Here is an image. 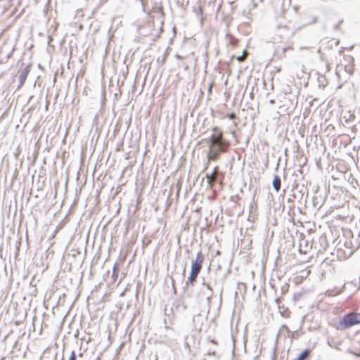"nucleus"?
<instances>
[{"instance_id":"nucleus-40","label":"nucleus","mask_w":360,"mask_h":360,"mask_svg":"<svg viewBox=\"0 0 360 360\" xmlns=\"http://www.w3.org/2000/svg\"><path fill=\"white\" fill-rule=\"evenodd\" d=\"M292 199H290V198H288V202H292Z\"/></svg>"},{"instance_id":"nucleus-8","label":"nucleus","mask_w":360,"mask_h":360,"mask_svg":"<svg viewBox=\"0 0 360 360\" xmlns=\"http://www.w3.org/2000/svg\"><path fill=\"white\" fill-rule=\"evenodd\" d=\"M311 350L309 349H305L300 353L295 360H306L309 356Z\"/></svg>"},{"instance_id":"nucleus-21","label":"nucleus","mask_w":360,"mask_h":360,"mask_svg":"<svg viewBox=\"0 0 360 360\" xmlns=\"http://www.w3.org/2000/svg\"><path fill=\"white\" fill-rule=\"evenodd\" d=\"M289 49H291V47H290V46H286V47H283V48H281L282 55H283V56H285V52H286L288 50H289Z\"/></svg>"},{"instance_id":"nucleus-7","label":"nucleus","mask_w":360,"mask_h":360,"mask_svg":"<svg viewBox=\"0 0 360 360\" xmlns=\"http://www.w3.org/2000/svg\"><path fill=\"white\" fill-rule=\"evenodd\" d=\"M272 186L276 192H278L281 190V179L278 175H275L274 176V179L272 181Z\"/></svg>"},{"instance_id":"nucleus-28","label":"nucleus","mask_w":360,"mask_h":360,"mask_svg":"<svg viewBox=\"0 0 360 360\" xmlns=\"http://www.w3.org/2000/svg\"><path fill=\"white\" fill-rule=\"evenodd\" d=\"M212 131H213L214 132L217 133V132H218L219 129H218V127H214V128L212 129Z\"/></svg>"},{"instance_id":"nucleus-25","label":"nucleus","mask_w":360,"mask_h":360,"mask_svg":"<svg viewBox=\"0 0 360 360\" xmlns=\"http://www.w3.org/2000/svg\"><path fill=\"white\" fill-rule=\"evenodd\" d=\"M280 161H281V158H278V160H277L276 166L275 167V170H276V171L278 169V167H279V165H280Z\"/></svg>"},{"instance_id":"nucleus-11","label":"nucleus","mask_w":360,"mask_h":360,"mask_svg":"<svg viewBox=\"0 0 360 360\" xmlns=\"http://www.w3.org/2000/svg\"><path fill=\"white\" fill-rule=\"evenodd\" d=\"M278 309H279V313L281 316H283L284 318H287L289 316V314L290 312L289 309L287 307H285L284 305H278Z\"/></svg>"},{"instance_id":"nucleus-6","label":"nucleus","mask_w":360,"mask_h":360,"mask_svg":"<svg viewBox=\"0 0 360 360\" xmlns=\"http://www.w3.org/2000/svg\"><path fill=\"white\" fill-rule=\"evenodd\" d=\"M200 272L191 270L189 276L186 281L185 286L184 287V290L185 291L189 285L193 286L196 283L197 278Z\"/></svg>"},{"instance_id":"nucleus-42","label":"nucleus","mask_w":360,"mask_h":360,"mask_svg":"<svg viewBox=\"0 0 360 360\" xmlns=\"http://www.w3.org/2000/svg\"><path fill=\"white\" fill-rule=\"evenodd\" d=\"M185 345L187 347H189V345L188 343L186 342Z\"/></svg>"},{"instance_id":"nucleus-43","label":"nucleus","mask_w":360,"mask_h":360,"mask_svg":"<svg viewBox=\"0 0 360 360\" xmlns=\"http://www.w3.org/2000/svg\"><path fill=\"white\" fill-rule=\"evenodd\" d=\"M265 166H266V167L268 166V160L266 161Z\"/></svg>"},{"instance_id":"nucleus-22","label":"nucleus","mask_w":360,"mask_h":360,"mask_svg":"<svg viewBox=\"0 0 360 360\" xmlns=\"http://www.w3.org/2000/svg\"><path fill=\"white\" fill-rule=\"evenodd\" d=\"M345 70H346L348 73H349V74H352V72H353V68H351V67H349V68H347V67H345Z\"/></svg>"},{"instance_id":"nucleus-39","label":"nucleus","mask_w":360,"mask_h":360,"mask_svg":"<svg viewBox=\"0 0 360 360\" xmlns=\"http://www.w3.org/2000/svg\"><path fill=\"white\" fill-rule=\"evenodd\" d=\"M159 37H160V34H158V35L155 37V39H154V41H155V40H156V39H158Z\"/></svg>"},{"instance_id":"nucleus-23","label":"nucleus","mask_w":360,"mask_h":360,"mask_svg":"<svg viewBox=\"0 0 360 360\" xmlns=\"http://www.w3.org/2000/svg\"><path fill=\"white\" fill-rule=\"evenodd\" d=\"M275 302L276 303V304L278 306V305H281V297H277L275 299Z\"/></svg>"},{"instance_id":"nucleus-30","label":"nucleus","mask_w":360,"mask_h":360,"mask_svg":"<svg viewBox=\"0 0 360 360\" xmlns=\"http://www.w3.org/2000/svg\"><path fill=\"white\" fill-rule=\"evenodd\" d=\"M231 134L233 135V137H236V132L235 131H231Z\"/></svg>"},{"instance_id":"nucleus-14","label":"nucleus","mask_w":360,"mask_h":360,"mask_svg":"<svg viewBox=\"0 0 360 360\" xmlns=\"http://www.w3.org/2000/svg\"><path fill=\"white\" fill-rule=\"evenodd\" d=\"M233 21V18L230 15H226L223 18V22L225 24L226 27L228 28Z\"/></svg>"},{"instance_id":"nucleus-4","label":"nucleus","mask_w":360,"mask_h":360,"mask_svg":"<svg viewBox=\"0 0 360 360\" xmlns=\"http://www.w3.org/2000/svg\"><path fill=\"white\" fill-rule=\"evenodd\" d=\"M204 259V255L202 251H199L196 255L195 259L192 261L191 270L200 272Z\"/></svg>"},{"instance_id":"nucleus-32","label":"nucleus","mask_w":360,"mask_h":360,"mask_svg":"<svg viewBox=\"0 0 360 360\" xmlns=\"http://www.w3.org/2000/svg\"><path fill=\"white\" fill-rule=\"evenodd\" d=\"M138 295H139V291L136 289V291H135V295H136V298L138 297Z\"/></svg>"},{"instance_id":"nucleus-24","label":"nucleus","mask_w":360,"mask_h":360,"mask_svg":"<svg viewBox=\"0 0 360 360\" xmlns=\"http://www.w3.org/2000/svg\"><path fill=\"white\" fill-rule=\"evenodd\" d=\"M276 345H275V347L274 348V356H272V360L276 359Z\"/></svg>"},{"instance_id":"nucleus-31","label":"nucleus","mask_w":360,"mask_h":360,"mask_svg":"<svg viewBox=\"0 0 360 360\" xmlns=\"http://www.w3.org/2000/svg\"><path fill=\"white\" fill-rule=\"evenodd\" d=\"M210 342H211L212 344H214V345H217V341H215L214 340H210Z\"/></svg>"},{"instance_id":"nucleus-27","label":"nucleus","mask_w":360,"mask_h":360,"mask_svg":"<svg viewBox=\"0 0 360 360\" xmlns=\"http://www.w3.org/2000/svg\"><path fill=\"white\" fill-rule=\"evenodd\" d=\"M237 60L240 62H241L243 60V56H238L237 58Z\"/></svg>"},{"instance_id":"nucleus-46","label":"nucleus","mask_w":360,"mask_h":360,"mask_svg":"<svg viewBox=\"0 0 360 360\" xmlns=\"http://www.w3.org/2000/svg\"><path fill=\"white\" fill-rule=\"evenodd\" d=\"M82 355H83V354H82V353H80V354H79V356H82Z\"/></svg>"},{"instance_id":"nucleus-3","label":"nucleus","mask_w":360,"mask_h":360,"mask_svg":"<svg viewBox=\"0 0 360 360\" xmlns=\"http://www.w3.org/2000/svg\"><path fill=\"white\" fill-rule=\"evenodd\" d=\"M187 309L184 297L176 299L172 305V310L176 313H184Z\"/></svg>"},{"instance_id":"nucleus-9","label":"nucleus","mask_w":360,"mask_h":360,"mask_svg":"<svg viewBox=\"0 0 360 360\" xmlns=\"http://www.w3.org/2000/svg\"><path fill=\"white\" fill-rule=\"evenodd\" d=\"M294 198H298L299 201L302 203V201L306 203L307 202V198L308 197V193H307L306 196H304V192L303 191H300L299 192V196L297 194L294 193L293 194Z\"/></svg>"},{"instance_id":"nucleus-29","label":"nucleus","mask_w":360,"mask_h":360,"mask_svg":"<svg viewBox=\"0 0 360 360\" xmlns=\"http://www.w3.org/2000/svg\"><path fill=\"white\" fill-rule=\"evenodd\" d=\"M161 24H162V25H161V27H160V33L163 32V27H162V25H163V22H162V23H161Z\"/></svg>"},{"instance_id":"nucleus-2","label":"nucleus","mask_w":360,"mask_h":360,"mask_svg":"<svg viewBox=\"0 0 360 360\" xmlns=\"http://www.w3.org/2000/svg\"><path fill=\"white\" fill-rule=\"evenodd\" d=\"M359 323H360V313H347L339 322V325L342 329L349 328Z\"/></svg>"},{"instance_id":"nucleus-44","label":"nucleus","mask_w":360,"mask_h":360,"mask_svg":"<svg viewBox=\"0 0 360 360\" xmlns=\"http://www.w3.org/2000/svg\"><path fill=\"white\" fill-rule=\"evenodd\" d=\"M222 293V291L221 292V294ZM222 300V297H221V295L220 296V301H221Z\"/></svg>"},{"instance_id":"nucleus-38","label":"nucleus","mask_w":360,"mask_h":360,"mask_svg":"<svg viewBox=\"0 0 360 360\" xmlns=\"http://www.w3.org/2000/svg\"><path fill=\"white\" fill-rule=\"evenodd\" d=\"M274 102H275V101H274V100H273V99H272V100H270V103H271V104H272V103H274Z\"/></svg>"},{"instance_id":"nucleus-16","label":"nucleus","mask_w":360,"mask_h":360,"mask_svg":"<svg viewBox=\"0 0 360 360\" xmlns=\"http://www.w3.org/2000/svg\"><path fill=\"white\" fill-rule=\"evenodd\" d=\"M202 285L203 286L206 287V288H207V289L210 290V292H212V291H213V290H212V287H211V285H210V283H207V282L205 281V278H202Z\"/></svg>"},{"instance_id":"nucleus-20","label":"nucleus","mask_w":360,"mask_h":360,"mask_svg":"<svg viewBox=\"0 0 360 360\" xmlns=\"http://www.w3.org/2000/svg\"><path fill=\"white\" fill-rule=\"evenodd\" d=\"M343 22V20H340L338 24L334 25V30H338L340 29V25Z\"/></svg>"},{"instance_id":"nucleus-33","label":"nucleus","mask_w":360,"mask_h":360,"mask_svg":"<svg viewBox=\"0 0 360 360\" xmlns=\"http://www.w3.org/2000/svg\"><path fill=\"white\" fill-rule=\"evenodd\" d=\"M165 58H166V54L164 56L163 58L162 59V63H165Z\"/></svg>"},{"instance_id":"nucleus-15","label":"nucleus","mask_w":360,"mask_h":360,"mask_svg":"<svg viewBox=\"0 0 360 360\" xmlns=\"http://www.w3.org/2000/svg\"><path fill=\"white\" fill-rule=\"evenodd\" d=\"M289 288V285L288 283L284 284L281 286V291L282 295H285L288 291Z\"/></svg>"},{"instance_id":"nucleus-26","label":"nucleus","mask_w":360,"mask_h":360,"mask_svg":"<svg viewBox=\"0 0 360 360\" xmlns=\"http://www.w3.org/2000/svg\"><path fill=\"white\" fill-rule=\"evenodd\" d=\"M207 355H213V356H214L216 354V352L214 350V351L209 350L207 352Z\"/></svg>"},{"instance_id":"nucleus-1","label":"nucleus","mask_w":360,"mask_h":360,"mask_svg":"<svg viewBox=\"0 0 360 360\" xmlns=\"http://www.w3.org/2000/svg\"><path fill=\"white\" fill-rule=\"evenodd\" d=\"M207 143L210 144L209 153L207 155V164L217 160L220 153L226 152L230 146L229 142L224 139L221 131L212 134L207 139Z\"/></svg>"},{"instance_id":"nucleus-45","label":"nucleus","mask_w":360,"mask_h":360,"mask_svg":"<svg viewBox=\"0 0 360 360\" xmlns=\"http://www.w3.org/2000/svg\"><path fill=\"white\" fill-rule=\"evenodd\" d=\"M279 336V333L277 334V339H276V342L278 341V338Z\"/></svg>"},{"instance_id":"nucleus-41","label":"nucleus","mask_w":360,"mask_h":360,"mask_svg":"<svg viewBox=\"0 0 360 360\" xmlns=\"http://www.w3.org/2000/svg\"><path fill=\"white\" fill-rule=\"evenodd\" d=\"M280 47H278L276 49V51L278 52V50H279Z\"/></svg>"},{"instance_id":"nucleus-13","label":"nucleus","mask_w":360,"mask_h":360,"mask_svg":"<svg viewBox=\"0 0 360 360\" xmlns=\"http://www.w3.org/2000/svg\"><path fill=\"white\" fill-rule=\"evenodd\" d=\"M319 241L320 246L323 250H326L327 246H328V242H327L326 236H324V235L321 236L320 238H319Z\"/></svg>"},{"instance_id":"nucleus-18","label":"nucleus","mask_w":360,"mask_h":360,"mask_svg":"<svg viewBox=\"0 0 360 360\" xmlns=\"http://www.w3.org/2000/svg\"><path fill=\"white\" fill-rule=\"evenodd\" d=\"M76 359H77L76 352L73 350V351H72L70 356L68 360H76Z\"/></svg>"},{"instance_id":"nucleus-37","label":"nucleus","mask_w":360,"mask_h":360,"mask_svg":"<svg viewBox=\"0 0 360 360\" xmlns=\"http://www.w3.org/2000/svg\"><path fill=\"white\" fill-rule=\"evenodd\" d=\"M125 291H122L120 294V296H123L124 295Z\"/></svg>"},{"instance_id":"nucleus-36","label":"nucleus","mask_w":360,"mask_h":360,"mask_svg":"<svg viewBox=\"0 0 360 360\" xmlns=\"http://www.w3.org/2000/svg\"><path fill=\"white\" fill-rule=\"evenodd\" d=\"M282 328H285V329H288V328L285 325H283V326H282Z\"/></svg>"},{"instance_id":"nucleus-34","label":"nucleus","mask_w":360,"mask_h":360,"mask_svg":"<svg viewBox=\"0 0 360 360\" xmlns=\"http://www.w3.org/2000/svg\"><path fill=\"white\" fill-rule=\"evenodd\" d=\"M217 169V167H215V168H214V169ZM214 174H215V170H214V171L212 172V173L210 174V176H214Z\"/></svg>"},{"instance_id":"nucleus-12","label":"nucleus","mask_w":360,"mask_h":360,"mask_svg":"<svg viewBox=\"0 0 360 360\" xmlns=\"http://www.w3.org/2000/svg\"><path fill=\"white\" fill-rule=\"evenodd\" d=\"M226 37L229 39V44L233 46H236L238 45V40L234 37L231 34L227 33Z\"/></svg>"},{"instance_id":"nucleus-47","label":"nucleus","mask_w":360,"mask_h":360,"mask_svg":"<svg viewBox=\"0 0 360 360\" xmlns=\"http://www.w3.org/2000/svg\"><path fill=\"white\" fill-rule=\"evenodd\" d=\"M339 44V41H336L335 44L338 45Z\"/></svg>"},{"instance_id":"nucleus-5","label":"nucleus","mask_w":360,"mask_h":360,"mask_svg":"<svg viewBox=\"0 0 360 360\" xmlns=\"http://www.w3.org/2000/svg\"><path fill=\"white\" fill-rule=\"evenodd\" d=\"M30 71V65H27L25 68H22L19 71V84L17 89H20L25 84L27 77Z\"/></svg>"},{"instance_id":"nucleus-10","label":"nucleus","mask_w":360,"mask_h":360,"mask_svg":"<svg viewBox=\"0 0 360 360\" xmlns=\"http://www.w3.org/2000/svg\"><path fill=\"white\" fill-rule=\"evenodd\" d=\"M119 274V264L116 262L114 264L112 272V279L113 282H116Z\"/></svg>"},{"instance_id":"nucleus-35","label":"nucleus","mask_w":360,"mask_h":360,"mask_svg":"<svg viewBox=\"0 0 360 360\" xmlns=\"http://www.w3.org/2000/svg\"><path fill=\"white\" fill-rule=\"evenodd\" d=\"M176 57L177 58H179V59L182 58V57H181V56H179V55H176Z\"/></svg>"},{"instance_id":"nucleus-19","label":"nucleus","mask_w":360,"mask_h":360,"mask_svg":"<svg viewBox=\"0 0 360 360\" xmlns=\"http://www.w3.org/2000/svg\"><path fill=\"white\" fill-rule=\"evenodd\" d=\"M226 117L229 119V120H235L236 117V115L234 113V112H231V113H229Z\"/></svg>"},{"instance_id":"nucleus-17","label":"nucleus","mask_w":360,"mask_h":360,"mask_svg":"<svg viewBox=\"0 0 360 360\" xmlns=\"http://www.w3.org/2000/svg\"><path fill=\"white\" fill-rule=\"evenodd\" d=\"M212 294H213V291L210 292V293L207 296V298H206L207 302V305H208V307H209L208 311H210V303H211V300H212Z\"/></svg>"}]
</instances>
